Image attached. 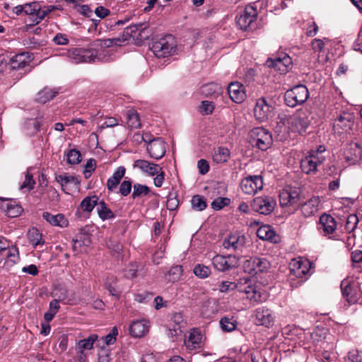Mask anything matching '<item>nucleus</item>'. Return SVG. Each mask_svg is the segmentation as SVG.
Returning <instances> with one entry per match:
<instances>
[{
  "label": "nucleus",
  "mask_w": 362,
  "mask_h": 362,
  "mask_svg": "<svg viewBox=\"0 0 362 362\" xmlns=\"http://www.w3.org/2000/svg\"><path fill=\"white\" fill-rule=\"evenodd\" d=\"M220 325L221 329L225 332H231L236 328V323L232 318L224 317L221 319Z\"/></svg>",
  "instance_id": "obj_44"
},
{
  "label": "nucleus",
  "mask_w": 362,
  "mask_h": 362,
  "mask_svg": "<svg viewBox=\"0 0 362 362\" xmlns=\"http://www.w3.org/2000/svg\"><path fill=\"white\" fill-rule=\"evenodd\" d=\"M310 262L306 259L293 260L290 264L291 273L297 278H303L309 272Z\"/></svg>",
  "instance_id": "obj_20"
},
{
  "label": "nucleus",
  "mask_w": 362,
  "mask_h": 362,
  "mask_svg": "<svg viewBox=\"0 0 362 362\" xmlns=\"http://www.w3.org/2000/svg\"><path fill=\"white\" fill-rule=\"evenodd\" d=\"M257 235L262 240H269L272 243H278L279 237L274 229L269 225L260 226L257 230Z\"/></svg>",
  "instance_id": "obj_25"
},
{
  "label": "nucleus",
  "mask_w": 362,
  "mask_h": 362,
  "mask_svg": "<svg viewBox=\"0 0 362 362\" xmlns=\"http://www.w3.org/2000/svg\"><path fill=\"white\" fill-rule=\"evenodd\" d=\"M146 148L151 158L158 160L165 155L166 144L160 138L150 139Z\"/></svg>",
  "instance_id": "obj_14"
},
{
  "label": "nucleus",
  "mask_w": 362,
  "mask_h": 362,
  "mask_svg": "<svg viewBox=\"0 0 362 362\" xmlns=\"http://www.w3.org/2000/svg\"><path fill=\"white\" fill-rule=\"evenodd\" d=\"M251 137L255 146L262 151H266L272 144V135L267 129L262 127L252 129Z\"/></svg>",
  "instance_id": "obj_9"
},
{
  "label": "nucleus",
  "mask_w": 362,
  "mask_h": 362,
  "mask_svg": "<svg viewBox=\"0 0 362 362\" xmlns=\"http://www.w3.org/2000/svg\"><path fill=\"white\" fill-rule=\"evenodd\" d=\"M362 157V150L358 143L350 144L344 151V158L350 165L358 163Z\"/></svg>",
  "instance_id": "obj_18"
},
{
  "label": "nucleus",
  "mask_w": 362,
  "mask_h": 362,
  "mask_svg": "<svg viewBox=\"0 0 362 362\" xmlns=\"http://www.w3.org/2000/svg\"><path fill=\"white\" fill-rule=\"evenodd\" d=\"M151 50L158 58H165L178 53L177 42L171 35H167L155 40L151 45Z\"/></svg>",
  "instance_id": "obj_2"
},
{
  "label": "nucleus",
  "mask_w": 362,
  "mask_h": 362,
  "mask_svg": "<svg viewBox=\"0 0 362 362\" xmlns=\"http://www.w3.org/2000/svg\"><path fill=\"white\" fill-rule=\"evenodd\" d=\"M341 289L343 296L349 303H355L357 301L356 291L353 288L349 281L346 280L342 281Z\"/></svg>",
  "instance_id": "obj_28"
},
{
  "label": "nucleus",
  "mask_w": 362,
  "mask_h": 362,
  "mask_svg": "<svg viewBox=\"0 0 362 362\" xmlns=\"http://www.w3.org/2000/svg\"><path fill=\"white\" fill-rule=\"evenodd\" d=\"M197 168L201 175H205L209 170V164L206 160L200 159L197 162Z\"/></svg>",
  "instance_id": "obj_60"
},
{
  "label": "nucleus",
  "mask_w": 362,
  "mask_h": 362,
  "mask_svg": "<svg viewBox=\"0 0 362 362\" xmlns=\"http://www.w3.org/2000/svg\"><path fill=\"white\" fill-rule=\"evenodd\" d=\"M98 338L97 334H93L88 338L79 340L76 345V349L78 350V352H84V350H90Z\"/></svg>",
  "instance_id": "obj_32"
},
{
  "label": "nucleus",
  "mask_w": 362,
  "mask_h": 362,
  "mask_svg": "<svg viewBox=\"0 0 362 362\" xmlns=\"http://www.w3.org/2000/svg\"><path fill=\"white\" fill-rule=\"evenodd\" d=\"M96 167V161L94 159H89L86 164L85 170L83 172L86 178H88L92 173L95 170Z\"/></svg>",
  "instance_id": "obj_56"
},
{
  "label": "nucleus",
  "mask_w": 362,
  "mask_h": 362,
  "mask_svg": "<svg viewBox=\"0 0 362 362\" xmlns=\"http://www.w3.org/2000/svg\"><path fill=\"white\" fill-rule=\"evenodd\" d=\"M150 192V188L145 185H141L140 183H135L133 185V192L132 196L133 199L142 198Z\"/></svg>",
  "instance_id": "obj_37"
},
{
  "label": "nucleus",
  "mask_w": 362,
  "mask_h": 362,
  "mask_svg": "<svg viewBox=\"0 0 362 362\" xmlns=\"http://www.w3.org/2000/svg\"><path fill=\"white\" fill-rule=\"evenodd\" d=\"M274 107L269 104L264 98H260L256 101L254 107V115L256 119L264 122L273 115Z\"/></svg>",
  "instance_id": "obj_11"
},
{
  "label": "nucleus",
  "mask_w": 362,
  "mask_h": 362,
  "mask_svg": "<svg viewBox=\"0 0 362 362\" xmlns=\"http://www.w3.org/2000/svg\"><path fill=\"white\" fill-rule=\"evenodd\" d=\"M149 329L148 322L146 320L134 321L129 327V333L134 337H142Z\"/></svg>",
  "instance_id": "obj_22"
},
{
  "label": "nucleus",
  "mask_w": 362,
  "mask_h": 362,
  "mask_svg": "<svg viewBox=\"0 0 362 362\" xmlns=\"http://www.w3.org/2000/svg\"><path fill=\"white\" fill-rule=\"evenodd\" d=\"M240 291L244 292L246 294L247 298L250 301L260 302L262 300V295L260 292L257 290L255 285L248 284L243 288H240Z\"/></svg>",
  "instance_id": "obj_31"
},
{
  "label": "nucleus",
  "mask_w": 362,
  "mask_h": 362,
  "mask_svg": "<svg viewBox=\"0 0 362 362\" xmlns=\"http://www.w3.org/2000/svg\"><path fill=\"white\" fill-rule=\"evenodd\" d=\"M67 57L75 64L90 63L94 62L97 57L95 49L90 48L74 47L69 49L66 52Z\"/></svg>",
  "instance_id": "obj_5"
},
{
  "label": "nucleus",
  "mask_w": 362,
  "mask_h": 362,
  "mask_svg": "<svg viewBox=\"0 0 362 362\" xmlns=\"http://www.w3.org/2000/svg\"><path fill=\"white\" fill-rule=\"evenodd\" d=\"M133 168H138L141 172L150 176L155 175L161 170V168L158 164L150 163L148 160L142 159L136 160L134 162Z\"/></svg>",
  "instance_id": "obj_21"
},
{
  "label": "nucleus",
  "mask_w": 362,
  "mask_h": 362,
  "mask_svg": "<svg viewBox=\"0 0 362 362\" xmlns=\"http://www.w3.org/2000/svg\"><path fill=\"white\" fill-rule=\"evenodd\" d=\"M354 126V116L350 112H343L334 122L333 128L339 134L349 133Z\"/></svg>",
  "instance_id": "obj_8"
},
{
  "label": "nucleus",
  "mask_w": 362,
  "mask_h": 362,
  "mask_svg": "<svg viewBox=\"0 0 362 362\" xmlns=\"http://www.w3.org/2000/svg\"><path fill=\"white\" fill-rule=\"evenodd\" d=\"M25 126L27 129V134L29 135H34L40 130L41 123L40 121L35 119H29L26 122Z\"/></svg>",
  "instance_id": "obj_45"
},
{
  "label": "nucleus",
  "mask_w": 362,
  "mask_h": 362,
  "mask_svg": "<svg viewBox=\"0 0 362 362\" xmlns=\"http://www.w3.org/2000/svg\"><path fill=\"white\" fill-rule=\"evenodd\" d=\"M54 43L57 45H66L69 40L66 35L63 33H57L52 39Z\"/></svg>",
  "instance_id": "obj_57"
},
{
  "label": "nucleus",
  "mask_w": 362,
  "mask_h": 362,
  "mask_svg": "<svg viewBox=\"0 0 362 362\" xmlns=\"http://www.w3.org/2000/svg\"><path fill=\"white\" fill-rule=\"evenodd\" d=\"M66 156L67 161L70 164H77L81 161V153L76 149L70 150Z\"/></svg>",
  "instance_id": "obj_49"
},
{
  "label": "nucleus",
  "mask_w": 362,
  "mask_h": 362,
  "mask_svg": "<svg viewBox=\"0 0 362 362\" xmlns=\"http://www.w3.org/2000/svg\"><path fill=\"white\" fill-rule=\"evenodd\" d=\"M289 196V203L294 204L297 202L299 199V192L296 189H293L291 187L288 188Z\"/></svg>",
  "instance_id": "obj_64"
},
{
  "label": "nucleus",
  "mask_w": 362,
  "mask_h": 362,
  "mask_svg": "<svg viewBox=\"0 0 362 362\" xmlns=\"http://www.w3.org/2000/svg\"><path fill=\"white\" fill-rule=\"evenodd\" d=\"M325 160L323 155H318L317 153H308L300 162V168L307 175H315L317 168Z\"/></svg>",
  "instance_id": "obj_7"
},
{
  "label": "nucleus",
  "mask_w": 362,
  "mask_h": 362,
  "mask_svg": "<svg viewBox=\"0 0 362 362\" xmlns=\"http://www.w3.org/2000/svg\"><path fill=\"white\" fill-rule=\"evenodd\" d=\"M270 267V262L264 257H252L243 263L244 271L252 276L267 272Z\"/></svg>",
  "instance_id": "obj_6"
},
{
  "label": "nucleus",
  "mask_w": 362,
  "mask_h": 362,
  "mask_svg": "<svg viewBox=\"0 0 362 362\" xmlns=\"http://www.w3.org/2000/svg\"><path fill=\"white\" fill-rule=\"evenodd\" d=\"M358 223V216L356 214H350L348 216L345 224V229L348 233H351L355 230Z\"/></svg>",
  "instance_id": "obj_46"
},
{
  "label": "nucleus",
  "mask_w": 362,
  "mask_h": 362,
  "mask_svg": "<svg viewBox=\"0 0 362 362\" xmlns=\"http://www.w3.org/2000/svg\"><path fill=\"white\" fill-rule=\"evenodd\" d=\"M230 153L228 148L220 146L214 150L212 155L213 161L216 163H224L228 161Z\"/></svg>",
  "instance_id": "obj_29"
},
{
  "label": "nucleus",
  "mask_w": 362,
  "mask_h": 362,
  "mask_svg": "<svg viewBox=\"0 0 362 362\" xmlns=\"http://www.w3.org/2000/svg\"><path fill=\"white\" fill-rule=\"evenodd\" d=\"M257 11L255 6L247 5L245 6L243 13L236 16V23L241 29L246 30L251 23L256 19Z\"/></svg>",
  "instance_id": "obj_12"
},
{
  "label": "nucleus",
  "mask_w": 362,
  "mask_h": 362,
  "mask_svg": "<svg viewBox=\"0 0 362 362\" xmlns=\"http://www.w3.org/2000/svg\"><path fill=\"white\" fill-rule=\"evenodd\" d=\"M32 55L28 52H22L15 55L11 59V67L13 69H23L32 62Z\"/></svg>",
  "instance_id": "obj_23"
},
{
  "label": "nucleus",
  "mask_w": 362,
  "mask_h": 362,
  "mask_svg": "<svg viewBox=\"0 0 362 362\" xmlns=\"http://www.w3.org/2000/svg\"><path fill=\"white\" fill-rule=\"evenodd\" d=\"M182 272L181 266H174L170 269V270L165 274V279L168 281L175 282L177 281Z\"/></svg>",
  "instance_id": "obj_41"
},
{
  "label": "nucleus",
  "mask_w": 362,
  "mask_h": 362,
  "mask_svg": "<svg viewBox=\"0 0 362 362\" xmlns=\"http://www.w3.org/2000/svg\"><path fill=\"white\" fill-rule=\"evenodd\" d=\"M319 230H322L325 235L333 233L336 230V222L333 217L326 214L320 218Z\"/></svg>",
  "instance_id": "obj_24"
},
{
  "label": "nucleus",
  "mask_w": 362,
  "mask_h": 362,
  "mask_svg": "<svg viewBox=\"0 0 362 362\" xmlns=\"http://www.w3.org/2000/svg\"><path fill=\"white\" fill-rule=\"evenodd\" d=\"M156 175V176L154 177L153 180L154 185L157 187H160L163 185L165 180V173L161 169Z\"/></svg>",
  "instance_id": "obj_63"
},
{
  "label": "nucleus",
  "mask_w": 362,
  "mask_h": 362,
  "mask_svg": "<svg viewBox=\"0 0 362 362\" xmlns=\"http://www.w3.org/2000/svg\"><path fill=\"white\" fill-rule=\"evenodd\" d=\"M117 334V329L116 327H114L110 332L105 337V342L106 345L113 344L116 341V337Z\"/></svg>",
  "instance_id": "obj_59"
},
{
  "label": "nucleus",
  "mask_w": 362,
  "mask_h": 362,
  "mask_svg": "<svg viewBox=\"0 0 362 362\" xmlns=\"http://www.w3.org/2000/svg\"><path fill=\"white\" fill-rule=\"evenodd\" d=\"M202 92L206 96L217 98L221 93V88L216 83H209L202 87Z\"/></svg>",
  "instance_id": "obj_35"
},
{
  "label": "nucleus",
  "mask_w": 362,
  "mask_h": 362,
  "mask_svg": "<svg viewBox=\"0 0 362 362\" xmlns=\"http://www.w3.org/2000/svg\"><path fill=\"white\" fill-rule=\"evenodd\" d=\"M19 260L18 250L16 247H9L6 257V264L13 266Z\"/></svg>",
  "instance_id": "obj_39"
},
{
  "label": "nucleus",
  "mask_w": 362,
  "mask_h": 362,
  "mask_svg": "<svg viewBox=\"0 0 362 362\" xmlns=\"http://www.w3.org/2000/svg\"><path fill=\"white\" fill-rule=\"evenodd\" d=\"M0 209L11 218L18 217L23 211L21 205H0Z\"/></svg>",
  "instance_id": "obj_33"
},
{
  "label": "nucleus",
  "mask_w": 362,
  "mask_h": 362,
  "mask_svg": "<svg viewBox=\"0 0 362 362\" xmlns=\"http://www.w3.org/2000/svg\"><path fill=\"white\" fill-rule=\"evenodd\" d=\"M57 182L59 183L64 190L67 187V186L70 184L78 185V180L74 176H66V175H57L55 177Z\"/></svg>",
  "instance_id": "obj_42"
},
{
  "label": "nucleus",
  "mask_w": 362,
  "mask_h": 362,
  "mask_svg": "<svg viewBox=\"0 0 362 362\" xmlns=\"http://www.w3.org/2000/svg\"><path fill=\"white\" fill-rule=\"evenodd\" d=\"M193 272L197 277L205 279L210 275L211 269L204 264H198L194 267Z\"/></svg>",
  "instance_id": "obj_43"
},
{
  "label": "nucleus",
  "mask_w": 362,
  "mask_h": 362,
  "mask_svg": "<svg viewBox=\"0 0 362 362\" xmlns=\"http://www.w3.org/2000/svg\"><path fill=\"white\" fill-rule=\"evenodd\" d=\"M253 209L257 212L264 214L268 215L271 214L274 210V205H252Z\"/></svg>",
  "instance_id": "obj_53"
},
{
  "label": "nucleus",
  "mask_w": 362,
  "mask_h": 362,
  "mask_svg": "<svg viewBox=\"0 0 362 362\" xmlns=\"http://www.w3.org/2000/svg\"><path fill=\"white\" fill-rule=\"evenodd\" d=\"M98 213L103 220L111 218L114 216L113 212L106 205H100V209H98Z\"/></svg>",
  "instance_id": "obj_51"
},
{
  "label": "nucleus",
  "mask_w": 362,
  "mask_h": 362,
  "mask_svg": "<svg viewBox=\"0 0 362 362\" xmlns=\"http://www.w3.org/2000/svg\"><path fill=\"white\" fill-rule=\"evenodd\" d=\"M267 65L269 67L274 68L280 74H286L292 67V59L288 55L284 54L282 57L268 60Z\"/></svg>",
  "instance_id": "obj_16"
},
{
  "label": "nucleus",
  "mask_w": 362,
  "mask_h": 362,
  "mask_svg": "<svg viewBox=\"0 0 362 362\" xmlns=\"http://www.w3.org/2000/svg\"><path fill=\"white\" fill-rule=\"evenodd\" d=\"M42 217L53 226L64 227L68 225V221L65 218L64 216L61 214L53 215L49 212H43Z\"/></svg>",
  "instance_id": "obj_30"
},
{
  "label": "nucleus",
  "mask_w": 362,
  "mask_h": 362,
  "mask_svg": "<svg viewBox=\"0 0 362 362\" xmlns=\"http://www.w3.org/2000/svg\"><path fill=\"white\" fill-rule=\"evenodd\" d=\"M202 335L197 329H192L189 337L185 341V344L188 349L194 350L202 346Z\"/></svg>",
  "instance_id": "obj_27"
},
{
  "label": "nucleus",
  "mask_w": 362,
  "mask_h": 362,
  "mask_svg": "<svg viewBox=\"0 0 362 362\" xmlns=\"http://www.w3.org/2000/svg\"><path fill=\"white\" fill-rule=\"evenodd\" d=\"M37 10H39V4L37 2L24 4V13L31 16L32 20L35 18Z\"/></svg>",
  "instance_id": "obj_47"
},
{
  "label": "nucleus",
  "mask_w": 362,
  "mask_h": 362,
  "mask_svg": "<svg viewBox=\"0 0 362 362\" xmlns=\"http://www.w3.org/2000/svg\"><path fill=\"white\" fill-rule=\"evenodd\" d=\"M257 324L271 327L274 324L275 317L272 310L267 307H260L255 311Z\"/></svg>",
  "instance_id": "obj_15"
},
{
  "label": "nucleus",
  "mask_w": 362,
  "mask_h": 362,
  "mask_svg": "<svg viewBox=\"0 0 362 362\" xmlns=\"http://www.w3.org/2000/svg\"><path fill=\"white\" fill-rule=\"evenodd\" d=\"M127 124L132 129H137L141 127L139 115L134 110H130L127 112Z\"/></svg>",
  "instance_id": "obj_38"
},
{
  "label": "nucleus",
  "mask_w": 362,
  "mask_h": 362,
  "mask_svg": "<svg viewBox=\"0 0 362 362\" xmlns=\"http://www.w3.org/2000/svg\"><path fill=\"white\" fill-rule=\"evenodd\" d=\"M228 92L230 99L236 103H240L246 98L245 88L239 82L230 83L228 88Z\"/></svg>",
  "instance_id": "obj_19"
},
{
  "label": "nucleus",
  "mask_w": 362,
  "mask_h": 362,
  "mask_svg": "<svg viewBox=\"0 0 362 362\" xmlns=\"http://www.w3.org/2000/svg\"><path fill=\"white\" fill-rule=\"evenodd\" d=\"M30 243L36 247L39 245H42L44 240L42 235L36 228H33L28 230V233Z\"/></svg>",
  "instance_id": "obj_36"
},
{
  "label": "nucleus",
  "mask_w": 362,
  "mask_h": 362,
  "mask_svg": "<svg viewBox=\"0 0 362 362\" xmlns=\"http://www.w3.org/2000/svg\"><path fill=\"white\" fill-rule=\"evenodd\" d=\"M309 97L308 88L304 85H298L286 90L284 95L286 104L291 107L305 103Z\"/></svg>",
  "instance_id": "obj_4"
},
{
  "label": "nucleus",
  "mask_w": 362,
  "mask_h": 362,
  "mask_svg": "<svg viewBox=\"0 0 362 362\" xmlns=\"http://www.w3.org/2000/svg\"><path fill=\"white\" fill-rule=\"evenodd\" d=\"M110 351L107 348H102L98 352V362H110Z\"/></svg>",
  "instance_id": "obj_58"
},
{
  "label": "nucleus",
  "mask_w": 362,
  "mask_h": 362,
  "mask_svg": "<svg viewBox=\"0 0 362 362\" xmlns=\"http://www.w3.org/2000/svg\"><path fill=\"white\" fill-rule=\"evenodd\" d=\"M53 9L52 6L41 8L39 5V10L37 11L35 17L33 19V24L40 23Z\"/></svg>",
  "instance_id": "obj_40"
},
{
  "label": "nucleus",
  "mask_w": 362,
  "mask_h": 362,
  "mask_svg": "<svg viewBox=\"0 0 362 362\" xmlns=\"http://www.w3.org/2000/svg\"><path fill=\"white\" fill-rule=\"evenodd\" d=\"M138 270V266L136 264H132L128 269L124 272L125 277L128 279H133L136 277V272Z\"/></svg>",
  "instance_id": "obj_61"
},
{
  "label": "nucleus",
  "mask_w": 362,
  "mask_h": 362,
  "mask_svg": "<svg viewBox=\"0 0 362 362\" xmlns=\"http://www.w3.org/2000/svg\"><path fill=\"white\" fill-rule=\"evenodd\" d=\"M240 187L245 194H254L262 188V179L257 175L245 177L242 180Z\"/></svg>",
  "instance_id": "obj_13"
},
{
  "label": "nucleus",
  "mask_w": 362,
  "mask_h": 362,
  "mask_svg": "<svg viewBox=\"0 0 362 362\" xmlns=\"http://www.w3.org/2000/svg\"><path fill=\"white\" fill-rule=\"evenodd\" d=\"M245 240L246 238L244 235L234 233L224 239L223 246L228 250H233L234 251L241 250L245 244Z\"/></svg>",
  "instance_id": "obj_17"
},
{
  "label": "nucleus",
  "mask_w": 362,
  "mask_h": 362,
  "mask_svg": "<svg viewBox=\"0 0 362 362\" xmlns=\"http://www.w3.org/2000/svg\"><path fill=\"white\" fill-rule=\"evenodd\" d=\"M57 93L53 90L45 88L37 93L36 101L45 104L52 100L56 96Z\"/></svg>",
  "instance_id": "obj_34"
},
{
  "label": "nucleus",
  "mask_w": 362,
  "mask_h": 362,
  "mask_svg": "<svg viewBox=\"0 0 362 362\" xmlns=\"http://www.w3.org/2000/svg\"><path fill=\"white\" fill-rule=\"evenodd\" d=\"M146 28L147 24L146 23L131 25L124 29L122 37L98 40L96 44L98 46L104 47H110L114 45L121 46L122 42L129 40L130 37L141 38L143 37L142 33H144Z\"/></svg>",
  "instance_id": "obj_1"
},
{
  "label": "nucleus",
  "mask_w": 362,
  "mask_h": 362,
  "mask_svg": "<svg viewBox=\"0 0 362 362\" xmlns=\"http://www.w3.org/2000/svg\"><path fill=\"white\" fill-rule=\"evenodd\" d=\"M199 110L204 115H210L214 110V105L212 102L204 100L202 102Z\"/></svg>",
  "instance_id": "obj_54"
},
{
  "label": "nucleus",
  "mask_w": 362,
  "mask_h": 362,
  "mask_svg": "<svg viewBox=\"0 0 362 362\" xmlns=\"http://www.w3.org/2000/svg\"><path fill=\"white\" fill-rule=\"evenodd\" d=\"M35 184V182L33 178V175L29 173H27L25 180L21 185L20 189L25 191H30L34 187Z\"/></svg>",
  "instance_id": "obj_48"
},
{
  "label": "nucleus",
  "mask_w": 362,
  "mask_h": 362,
  "mask_svg": "<svg viewBox=\"0 0 362 362\" xmlns=\"http://www.w3.org/2000/svg\"><path fill=\"white\" fill-rule=\"evenodd\" d=\"M214 267L220 272H225L235 268L239 265V259L235 255H216L212 259Z\"/></svg>",
  "instance_id": "obj_10"
},
{
  "label": "nucleus",
  "mask_w": 362,
  "mask_h": 362,
  "mask_svg": "<svg viewBox=\"0 0 362 362\" xmlns=\"http://www.w3.org/2000/svg\"><path fill=\"white\" fill-rule=\"evenodd\" d=\"M132 188H133L132 182L130 180H124L119 185V192L121 195L127 197L130 194Z\"/></svg>",
  "instance_id": "obj_50"
},
{
  "label": "nucleus",
  "mask_w": 362,
  "mask_h": 362,
  "mask_svg": "<svg viewBox=\"0 0 362 362\" xmlns=\"http://www.w3.org/2000/svg\"><path fill=\"white\" fill-rule=\"evenodd\" d=\"M61 294L59 295V300L64 301L66 303L70 304L74 299V293L65 288L60 290Z\"/></svg>",
  "instance_id": "obj_52"
},
{
  "label": "nucleus",
  "mask_w": 362,
  "mask_h": 362,
  "mask_svg": "<svg viewBox=\"0 0 362 362\" xmlns=\"http://www.w3.org/2000/svg\"><path fill=\"white\" fill-rule=\"evenodd\" d=\"M325 46V42L321 39H314L311 42L312 49L315 53H320L323 51Z\"/></svg>",
  "instance_id": "obj_55"
},
{
  "label": "nucleus",
  "mask_w": 362,
  "mask_h": 362,
  "mask_svg": "<svg viewBox=\"0 0 362 362\" xmlns=\"http://www.w3.org/2000/svg\"><path fill=\"white\" fill-rule=\"evenodd\" d=\"M236 287V284L230 282V281H222L219 285V291L222 293H226L230 291V289H233Z\"/></svg>",
  "instance_id": "obj_62"
},
{
  "label": "nucleus",
  "mask_w": 362,
  "mask_h": 362,
  "mask_svg": "<svg viewBox=\"0 0 362 362\" xmlns=\"http://www.w3.org/2000/svg\"><path fill=\"white\" fill-rule=\"evenodd\" d=\"M310 112L308 110H298L287 119V126L290 131L302 134L310 124Z\"/></svg>",
  "instance_id": "obj_3"
},
{
  "label": "nucleus",
  "mask_w": 362,
  "mask_h": 362,
  "mask_svg": "<svg viewBox=\"0 0 362 362\" xmlns=\"http://www.w3.org/2000/svg\"><path fill=\"white\" fill-rule=\"evenodd\" d=\"M125 173L126 168L124 166H119L117 168L113 175L107 181V188L110 192H113L117 188L124 176Z\"/></svg>",
  "instance_id": "obj_26"
}]
</instances>
